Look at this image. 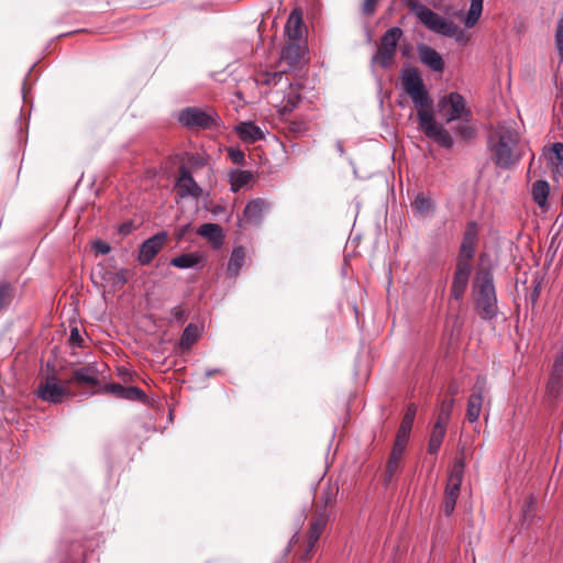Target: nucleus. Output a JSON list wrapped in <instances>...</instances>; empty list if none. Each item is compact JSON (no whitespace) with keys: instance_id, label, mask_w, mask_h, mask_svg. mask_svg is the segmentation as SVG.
Segmentation results:
<instances>
[{"instance_id":"5","label":"nucleus","mask_w":563,"mask_h":563,"mask_svg":"<svg viewBox=\"0 0 563 563\" xmlns=\"http://www.w3.org/2000/svg\"><path fill=\"white\" fill-rule=\"evenodd\" d=\"M413 10L429 30L446 37H453L460 44H465L468 41L466 32L452 20L441 16L423 4L416 3Z\"/></svg>"},{"instance_id":"14","label":"nucleus","mask_w":563,"mask_h":563,"mask_svg":"<svg viewBox=\"0 0 563 563\" xmlns=\"http://www.w3.org/2000/svg\"><path fill=\"white\" fill-rule=\"evenodd\" d=\"M167 239V234L165 232L156 233L155 235L145 240L141 246L139 252V262L142 265L150 264L153 258L159 253L163 249Z\"/></svg>"},{"instance_id":"52","label":"nucleus","mask_w":563,"mask_h":563,"mask_svg":"<svg viewBox=\"0 0 563 563\" xmlns=\"http://www.w3.org/2000/svg\"><path fill=\"white\" fill-rule=\"evenodd\" d=\"M313 550H310V543H308L307 549L302 555V560H309L311 558V553Z\"/></svg>"},{"instance_id":"31","label":"nucleus","mask_w":563,"mask_h":563,"mask_svg":"<svg viewBox=\"0 0 563 563\" xmlns=\"http://www.w3.org/2000/svg\"><path fill=\"white\" fill-rule=\"evenodd\" d=\"M201 255L198 253H186L170 260V265L177 268H191L201 263Z\"/></svg>"},{"instance_id":"27","label":"nucleus","mask_w":563,"mask_h":563,"mask_svg":"<svg viewBox=\"0 0 563 563\" xmlns=\"http://www.w3.org/2000/svg\"><path fill=\"white\" fill-rule=\"evenodd\" d=\"M253 179L250 170L234 169L229 173L231 191L238 192Z\"/></svg>"},{"instance_id":"25","label":"nucleus","mask_w":563,"mask_h":563,"mask_svg":"<svg viewBox=\"0 0 563 563\" xmlns=\"http://www.w3.org/2000/svg\"><path fill=\"white\" fill-rule=\"evenodd\" d=\"M328 523V515L322 512L319 514L316 519L311 522L310 529L308 531L307 541L310 543V550H313L316 543L318 542L320 536L324 531Z\"/></svg>"},{"instance_id":"33","label":"nucleus","mask_w":563,"mask_h":563,"mask_svg":"<svg viewBox=\"0 0 563 563\" xmlns=\"http://www.w3.org/2000/svg\"><path fill=\"white\" fill-rule=\"evenodd\" d=\"M245 261V251L242 246L235 247L232 251L228 263V274L231 276H236L240 273L241 267L243 266Z\"/></svg>"},{"instance_id":"34","label":"nucleus","mask_w":563,"mask_h":563,"mask_svg":"<svg viewBox=\"0 0 563 563\" xmlns=\"http://www.w3.org/2000/svg\"><path fill=\"white\" fill-rule=\"evenodd\" d=\"M464 466L465 464L463 459H459L455 461L454 465L451 468L446 486H450L453 489H461V484L464 475Z\"/></svg>"},{"instance_id":"6","label":"nucleus","mask_w":563,"mask_h":563,"mask_svg":"<svg viewBox=\"0 0 563 563\" xmlns=\"http://www.w3.org/2000/svg\"><path fill=\"white\" fill-rule=\"evenodd\" d=\"M475 287L477 289L476 308L482 318H494L497 311V299L493 275L489 272L479 273L475 279Z\"/></svg>"},{"instance_id":"10","label":"nucleus","mask_w":563,"mask_h":563,"mask_svg":"<svg viewBox=\"0 0 563 563\" xmlns=\"http://www.w3.org/2000/svg\"><path fill=\"white\" fill-rule=\"evenodd\" d=\"M69 384L62 385L55 375H48L37 387L36 395L44 401L60 404L69 395Z\"/></svg>"},{"instance_id":"4","label":"nucleus","mask_w":563,"mask_h":563,"mask_svg":"<svg viewBox=\"0 0 563 563\" xmlns=\"http://www.w3.org/2000/svg\"><path fill=\"white\" fill-rule=\"evenodd\" d=\"M413 10L429 30L446 37H453L460 44H465L468 41L466 32L452 20L441 16L423 4L416 3Z\"/></svg>"},{"instance_id":"32","label":"nucleus","mask_w":563,"mask_h":563,"mask_svg":"<svg viewBox=\"0 0 563 563\" xmlns=\"http://www.w3.org/2000/svg\"><path fill=\"white\" fill-rule=\"evenodd\" d=\"M416 213L420 216L432 214L434 211V203L429 196L418 194L411 203Z\"/></svg>"},{"instance_id":"51","label":"nucleus","mask_w":563,"mask_h":563,"mask_svg":"<svg viewBox=\"0 0 563 563\" xmlns=\"http://www.w3.org/2000/svg\"><path fill=\"white\" fill-rule=\"evenodd\" d=\"M448 394L451 396L450 398H454L456 394H459V387L455 384H451L448 388Z\"/></svg>"},{"instance_id":"39","label":"nucleus","mask_w":563,"mask_h":563,"mask_svg":"<svg viewBox=\"0 0 563 563\" xmlns=\"http://www.w3.org/2000/svg\"><path fill=\"white\" fill-rule=\"evenodd\" d=\"M459 494L460 489H453L450 486L445 487L443 511L446 516H451L453 514Z\"/></svg>"},{"instance_id":"15","label":"nucleus","mask_w":563,"mask_h":563,"mask_svg":"<svg viewBox=\"0 0 563 563\" xmlns=\"http://www.w3.org/2000/svg\"><path fill=\"white\" fill-rule=\"evenodd\" d=\"M547 388L549 395L552 398H556L563 390V342L554 357V363Z\"/></svg>"},{"instance_id":"13","label":"nucleus","mask_w":563,"mask_h":563,"mask_svg":"<svg viewBox=\"0 0 563 563\" xmlns=\"http://www.w3.org/2000/svg\"><path fill=\"white\" fill-rule=\"evenodd\" d=\"M177 194L181 198H199L202 195L201 187L194 179L189 169L185 166H180L178 170V177L175 184Z\"/></svg>"},{"instance_id":"3","label":"nucleus","mask_w":563,"mask_h":563,"mask_svg":"<svg viewBox=\"0 0 563 563\" xmlns=\"http://www.w3.org/2000/svg\"><path fill=\"white\" fill-rule=\"evenodd\" d=\"M416 412V406L413 404L409 405L401 420L400 427L397 432L396 441L394 443L393 450L390 452L386 465V472L384 477V482L386 485H388L391 482L394 475L399 470L400 461L411 432Z\"/></svg>"},{"instance_id":"30","label":"nucleus","mask_w":563,"mask_h":563,"mask_svg":"<svg viewBox=\"0 0 563 563\" xmlns=\"http://www.w3.org/2000/svg\"><path fill=\"white\" fill-rule=\"evenodd\" d=\"M549 194H550V186L545 180H537L532 185V189H531L532 199L540 208H544L547 206Z\"/></svg>"},{"instance_id":"28","label":"nucleus","mask_w":563,"mask_h":563,"mask_svg":"<svg viewBox=\"0 0 563 563\" xmlns=\"http://www.w3.org/2000/svg\"><path fill=\"white\" fill-rule=\"evenodd\" d=\"M446 426L448 424L438 421L434 423L428 444V452L430 454H437L438 451L440 450L441 444L443 442V438L446 432Z\"/></svg>"},{"instance_id":"19","label":"nucleus","mask_w":563,"mask_h":563,"mask_svg":"<svg viewBox=\"0 0 563 563\" xmlns=\"http://www.w3.org/2000/svg\"><path fill=\"white\" fill-rule=\"evenodd\" d=\"M268 208H269V203L262 198L251 200L245 206V209L243 212V217H244L243 221L245 223H252V224L258 225L263 220L265 210H267ZM240 221L242 222V220H240Z\"/></svg>"},{"instance_id":"41","label":"nucleus","mask_w":563,"mask_h":563,"mask_svg":"<svg viewBox=\"0 0 563 563\" xmlns=\"http://www.w3.org/2000/svg\"><path fill=\"white\" fill-rule=\"evenodd\" d=\"M338 492L339 487L335 484L328 482L323 485L320 498L325 507L335 501Z\"/></svg>"},{"instance_id":"2","label":"nucleus","mask_w":563,"mask_h":563,"mask_svg":"<svg viewBox=\"0 0 563 563\" xmlns=\"http://www.w3.org/2000/svg\"><path fill=\"white\" fill-rule=\"evenodd\" d=\"M487 147L494 164L503 169H509L522 157L520 134L514 120L499 122L489 132Z\"/></svg>"},{"instance_id":"46","label":"nucleus","mask_w":563,"mask_h":563,"mask_svg":"<svg viewBox=\"0 0 563 563\" xmlns=\"http://www.w3.org/2000/svg\"><path fill=\"white\" fill-rule=\"evenodd\" d=\"M170 319L178 323H183L185 321L186 313L181 306H176L170 309Z\"/></svg>"},{"instance_id":"50","label":"nucleus","mask_w":563,"mask_h":563,"mask_svg":"<svg viewBox=\"0 0 563 563\" xmlns=\"http://www.w3.org/2000/svg\"><path fill=\"white\" fill-rule=\"evenodd\" d=\"M534 506V498L530 497L529 500L526 503V506L523 508L525 518L527 519L529 516H531L532 508Z\"/></svg>"},{"instance_id":"12","label":"nucleus","mask_w":563,"mask_h":563,"mask_svg":"<svg viewBox=\"0 0 563 563\" xmlns=\"http://www.w3.org/2000/svg\"><path fill=\"white\" fill-rule=\"evenodd\" d=\"M471 272V262L459 257L451 287V296L455 300H461L463 298L468 285Z\"/></svg>"},{"instance_id":"20","label":"nucleus","mask_w":563,"mask_h":563,"mask_svg":"<svg viewBox=\"0 0 563 563\" xmlns=\"http://www.w3.org/2000/svg\"><path fill=\"white\" fill-rule=\"evenodd\" d=\"M104 389L118 398L140 401L146 400L145 393L135 386L125 387L119 383H111L106 385Z\"/></svg>"},{"instance_id":"48","label":"nucleus","mask_w":563,"mask_h":563,"mask_svg":"<svg viewBox=\"0 0 563 563\" xmlns=\"http://www.w3.org/2000/svg\"><path fill=\"white\" fill-rule=\"evenodd\" d=\"M92 247L96 252L100 253V254H109L111 252V246L102 241V240H97L92 243Z\"/></svg>"},{"instance_id":"54","label":"nucleus","mask_w":563,"mask_h":563,"mask_svg":"<svg viewBox=\"0 0 563 563\" xmlns=\"http://www.w3.org/2000/svg\"><path fill=\"white\" fill-rule=\"evenodd\" d=\"M336 150L338 152L343 155L344 154V148H343V145L340 141L336 142Z\"/></svg>"},{"instance_id":"49","label":"nucleus","mask_w":563,"mask_h":563,"mask_svg":"<svg viewBox=\"0 0 563 563\" xmlns=\"http://www.w3.org/2000/svg\"><path fill=\"white\" fill-rule=\"evenodd\" d=\"M377 0H364L362 11L365 15H372L376 10Z\"/></svg>"},{"instance_id":"11","label":"nucleus","mask_w":563,"mask_h":563,"mask_svg":"<svg viewBox=\"0 0 563 563\" xmlns=\"http://www.w3.org/2000/svg\"><path fill=\"white\" fill-rule=\"evenodd\" d=\"M487 393V379L485 376H478L473 393L470 395L466 408V419L471 422H477L482 413L484 396Z\"/></svg>"},{"instance_id":"38","label":"nucleus","mask_w":563,"mask_h":563,"mask_svg":"<svg viewBox=\"0 0 563 563\" xmlns=\"http://www.w3.org/2000/svg\"><path fill=\"white\" fill-rule=\"evenodd\" d=\"M286 84L288 88V95L286 99L280 102V110L283 112H291L300 101V96L297 89L292 88L288 81Z\"/></svg>"},{"instance_id":"8","label":"nucleus","mask_w":563,"mask_h":563,"mask_svg":"<svg viewBox=\"0 0 563 563\" xmlns=\"http://www.w3.org/2000/svg\"><path fill=\"white\" fill-rule=\"evenodd\" d=\"M178 121L186 128L205 130L217 125L220 118L213 109L187 107L179 112Z\"/></svg>"},{"instance_id":"44","label":"nucleus","mask_w":563,"mask_h":563,"mask_svg":"<svg viewBox=\"0 0 563 563\" xmlns=\"http://www.w3.org/2000/svg\"><path fill=\"white\" fill-rule=\"evenodd\" d=\"M456 133L465 140H471L475 136V129L468 124V121H463L459 124Z\"/></svg>"},{"instance_id":"24","label":"nucleus","mask_w":563,"mask_h":563,"mask_svg":"<svg viewBox=\"0 0 563 563\" xmlns=\"http://www.w3.org/2000/svg\"><path fill=\"white\" fill-rule=\"evenodd\" d=\"M239 137L246 143H254L264 139V132L253 122H242L235 126Z\"/></svg>"},{"instance_id":"37","label":"nucleus","mask_w":563,"mask_h":563,"mask_svg":"<svg viewBox=\"0 0 563 563\" xmlns=\"http://www.w3.org/2000/svg\"><path fill=\"white\" fill-rule=\"evenodd\" d=\"M284 75V71H262L255 80L258 85L276 86L282 82Z\"/></svg>"},{"instance_id":"42","label":"nucleus","mask_w":563,"mask_h":563,"mask_svg":"<svg viewBox=\"0 0 563 563\" xmlns=\"http://www.w3.org/2000/svg\"><path fill=\"white\" fill-rule=\"evenodd\" d=\"M11 301V285L7 282L0 283V310Z\"/></svg>"},{"instance_id":"47","label":"nucleus","mask_w":563,"mask_h":563,"mask_svg":"<svg viewBox=\"0 0 563 563\" xmlns=\"http://www.w3.org/2000/svg\"><path fill=\"white\" fill-rule=\"evenodd\" d=\"M229 156L232 159L233 163L238 165H243L245 161L244 153L239 148H230L229 150Z\"/></svg>"},{"instance_id":"55","label":"nucleus","mask_w":563,"mask_h":563,"mask_svg":"<svg viewBox=\"0 0 563 563\" xmlns=\"http://www.w3.org/2000/svg\"><path fill=\"white\" fill-rule=\"evenodd\" d=\"M122 233H128L130 231L129 227L128 225H122L121 227V230H120Z\"/></svg>"},{"instance_id":"29","label":"nucleus","mask_w":563,"mask_h":563,"mask_svg":"<svg viewBox=\"0 0 563 563\" xmlns=\"http://www.w3.org/2000/svg\"><path fill=\"white\" fill-rule=\"evenodd\" d=\"M130 276V271L125 268H121L118 272H106L102 276V279L107 282L113 290L122 289L123 286L128 283V278Z\"/></svg>"},{"instance_id":"22","label":"nucleus","mask_w":563,"mask_h":563,"mask_svg":"<svg viewBox=\"0 0 563 563\" xmlns=\"http://www.w3.org/2000/svg\"><path fill=\"white\" fill-rule=\"evenodd\" d=\"M305 54V46L301 42H287L282 49V59L291 68L299 65Z\"/></svg>"},{"instance_id":"9","label":"nucleus","mask_w":563,"mask_h":563,"mask_svg":"<svg viewBox=\"0 0 563 563\" xmlns=\"http://www.w3.org/2000/svg\"><path fill=\"white\" fill-rule=\"evenodd\" d=\"M402 35V31L398 26L388 29L380 40V47L373 60L383 68H387L394 60L397 43Z\"/></svg>"},{"instance_id":"17","label":"nucleus","mask_w":563,"mask_h":563,"mask_svg":"<svg viewBox=\"0 0 563 563\" xmlns=\"http://www.w3.org/2000/svg\"><path fill=\"white\" fill-rule=\"evenodd\" d=\"M418 56L420 62L432 71L442 73L444 70V60L442 56L431 46L420 44L418 46Z\"/></svg>"},{"instance_id":"16","label":"nucleus","mask_w":563,"mask_h":563,"mask_svg":"<svg viewBox=\"0 0 563 563\" xmlns=\"http://www.w3.org/2000/svg\"><path fill=\"white\" fill-rule=\"evenodd\" d=\"M478 235V228L475 221H470L466 224L463 240L460 249V256L463 260L471 262L475 254V246Z\"/></svg>"},{"instance_id":"23","label":"nucleus","mask_w":563,"mask_h":563,"mask_svg":"<svg viewBox=\"0 0 563 563\" xmlns=\"http://www.w3.org/2000/svg\"><path fill=\"white\" fill-rule=\"evenodd\" d=\"M301 23L302 16L299 10H294L285 25V34L287 36V42H301Z\"/></svg>"},{"instance_id":"18","label":"nucleus","mask_w":563,"mask_h":563,"mask_svg":"<svg viewBox=\"0 0 563 563\" xmlns=\"http://www.w3.org/2000/svg\"><path fill=\"white\" fill-rule=\"evenodd\" d=\"M68 384H86L97 386L99 384V369L96 364L90 363L73 372Z\"/></svg>"},{"instance_id":"36","label":"nucleus","mask_w":563,"mask_h":563,"mask_svg":"<svg viewBox=\"0 0 563 563\" xmlns=\"http://www.w3.org/2000/svg\"><path fill=\"white\" fill-rule=\"evenodd\" d=\"M484 0H471L468 12L465 16L464 24L466 27H473L479 20L483 12Z\"/></svg>"},{"instance_id":"21","label":"nucleus","mask_w":563,"mask_h":563,"mask_svg":"<svg viewBox=\"0 0 563 563\" xmlns=\"http://www.w3.org/2000/svg\"><path fill=\"white\" fill-rule=\"evenodd\" d=\"M544 157L555 175L563 176V143L555 142L544 153Z\"/></svg>"},{"instance_id":"43","label":"nucleus","mask_w":563,"mask_h":563,"mask_svg":"<svg viewBox=\"0 0 563 563\" xmlns=\"http://www.w3.org/2000/svg\"><path fill=\"white\" fill-rule=\"evenodd\" d=\"M555 45L560 57L563 58V15L556 23Z\"/></svg>"},{"instance_id":"7","label":"nucleus","mask_w":563,"mask_h":563,"mask_svg":"<svg viewBox=\"0 0 563 563\" xmlns=\"http://www.w3.org/2000/svg\"><path fill=\"white\" fill-rule=\"evenodd\" d=\"M438 110L446 123L453 121H470L472 111L466 104L465 98L459 92H450L438 101Z\"/></svg>"},{"instance_id":"40","label":"nucleus","mask_w":563,"mask_h":563,"mask_svg":"<svg viewBox=\"0 0 563 563\" xmlns=\"http://www.w3.org/2000/svg\"><path fill=\"white\" fill-rule=\"evenodd\" d=\"M454 404H455L454 398H448L441 402L438 419H437L438 422H441L444 424L449 423Z\"/></svg>"},{"instance_id":"26","label":"nucleus","mask_w":563,"mask_h":563,"mask_svg":"<svg viewBox=\"0 0 563 563\" xmlns=\"http://www.w3.org/2000/svg\"><path fill=\"white\" fill-rule=\"evenodd\" d=\"M198 234L210 241L214 246L223 243V231L217 223H205L198 229Z\"/></svg>"},{"instance_id":"35","label":"nucleus","mask_w":563,"mask_h":563,"mask_svg":"<svg viewBox=\"0 0 563 563\" xmlns=\"http://www.w3.org/2000/svg\"><path fill=\"white\" fill-rule=\"evenodd\" d=\"M200 336V331L198 329V327L194 323H189L183 334H181V338H180V342H179V345L180 347L186 351V350H189L191 347V345L199 339Z\"/></svg>"},{"instance_id":"45","label":"nucleus","mask_w":563,"mask_h":563,"mask_svg":"<svg viewBox=\"0 0 563 563\" xmlns=\"http://www.w3.org/2000/svg\"><path fill=\"white\" fill-rule=\"evenodd\" d=\"M68 343L73 347H80L82 343V338L80 335V331L77 327L70 330V335L68 338Z\"/></svg>"},{"instance_id":"53","label":"nucleus","mask_w":563,"mask_h":563,"mask_svg":"<svg viewBox=\"0 0 563 563\" xmlns=\"http://www.w3.org/2000/svg\"><path fill=\"white\" fill-rule=\"evenodd\" d=\"M218 373H220V369L213 368V369L206 371L205 375H206V377H211L212 375H216Z\"/></svg>"},{"instance_id":"1","label":"nucleus","mask_w":563,"mask_h":563,"mask_svg":"<svg viewBox=\"0 0 563 563\" xmlns=\"http://www.w3.org/2000/svg\"><path fill=\"white\" fill-rule=\"evenodd\" d=\"M400 79L404 90L418 110L419 128L426 136L433 140L441 147L452 148L454 144L453 137L448 130L434 120L432 113L433 99L419 71L413 67L404 68L400 73Z\"/></svg>"},{"instance_id":"56","label":"nucleus","mask_w":563,"mask_h":563,"mask_svg":"<svg viewBox=\"0 0 563 563\" xmlns=\"http://www.w3.org/2000/svg\"><path fill=\"white\" fill-rule=\"evenodd\" d=\"M455 15H456L457 18H460V16H462V15H463V12H462V11H460V12H457Z\"/></svg>"}]
</instances>
